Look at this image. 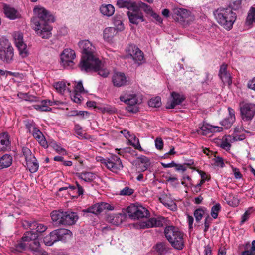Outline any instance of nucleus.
<instances>
[{"label":"nucleus","instance_id":"1","mask_svg":"<svg viewBox=\"0 0 255 255\" xmlns=\"http://www.w3.org/2000/svg\"><path fill=\"white\" fill-rule=\"evenodd\" d=\"M78 46L82 50V56L78 65L82 71L85 72H98L102 77H107L109 71L104 67L101 61L97 56L95 46L88 40L78 42Z\"/></svg>","mask_w":255,"mask_h":255},{"label":"nucleus","instance_id":"2","mask_svg":"<svg viewBox=\"0 0 255 255\" xmlns=\"http://www.w3.org/2000/svg\"><path fill=\"white\" fill-rule=\"evenodd\" d=\"M34 16L31 19L33 29L42 38L48 39L52 35V27L49 24L54 21V16L45 8L37 6L33 9Z\"/></svg>","mask_w":255,"mask_h":255},{"label":"nucleus","instance_id":"3","mask_svg":"<svg viewBox=\"0 0 255 255\" xmlns=\"http://www.w3.org/2000/svg\"><path fill=\"white\" fill-rule=\"evenodd\" d=\"M34 16L31 19L33 29L42 38L48 39L52 35V27L49 24L54 21V16L45 8L37 6L33 9Z\"/></svg>","mask_w":255,"mask_h":255},{"label":"nucleus","instance_id":"4","mask_svg":"<svg viewBox=\"0 0 255 255\" xmlns=\"http://www.w3.org/2000/svg\"><path fill=\"white\" fill-rule=\"evenodd\" d=\"M117 5L119 8H127L129 10L127 14L131 23L137 25L144 21L143 13L138 9L137 3L130 0H118Z\"/></svg>","mask_w":255,"mask_h":255},{"label":"nucleus","instance_id":"5","mask_svg":"<svg viewBox=\"0 0 255 255\" xmlns=\"http://www.w3.org/2000/svg\"><path fill=\"white\" fill-rule=\"evenodd\" d=\"M214 15L218 23L228 30L232 28L237 18L236 14L230 7L219 8L214 12Z\"/></svg>","mask_w":255,"mask_h":255},{"label":"nucleus","instance_id":"6","mask_svg":"<svg viewBox=\"0 0 255 255\" xmlns=\"http://www.w3.org/2000/svg\"><path fill=\"white\" fill-rule=\"evenodd\" d=\"M166 238L172 247L178 250H181L185 246L184 233L174 226H168L164 229Z\"/></svg>","mask_w":255,"mask_h":255},{"label":"nucleus","instance_id":"7","mask_svg":"<svg viewBox=\"0 0 255 255\" xmlns=\"http://www.w3.org/2000/svg\"><path fill=\"white\" fill-rule=\"evenodd\" d=\"M119 99L127 105L126 107L127 111L132 113H136L139 111L138 105L142 103V99L136 94L125 93L121 95Z\"/></svg>","mask_w":255,"mask_h":255},{"label":"nucleus","instance_id":"8","mask_svg":"<svg viewBox=\"0 0 255 255\" xmlns=\"http://www.w3.org/2000/svg\"><path fill=\"white\" fill-rule=\"evenodd\" d=\"M14 49L5 38L0 39V60L5 64H11L14 60Z\"/></svg>","mask_w":255,"mask_h":255},{"label":"nucleus","instance_id":"9","mask_svg":"<svg viewBox=\"0 0 255 255\" xmlns=\"http://www.w3.org/2000/svg\"><path fill=\"white\" fill-rule=\"evenodd\" d=\"M127 58L132 59L138 65L145 62V58L143 52L135 45L128 44L126 49Z\"/></svg>","mask_w":255,"mask_h":255},{"label":"nucleus","instance_id":"10","mask_svg":"<svg viewBox=\"0 0 255 255\" xmlns=\"http://www.w3.org/2000/svg\"><path fill=\"white\" fill-rule=\"evenodd\" d=\"M70 231L65 229H58L50 233L43 238V242L47 246H51L55 242L62 240V237L69 234Z\"/></svg>","mask_w":255,"mask_h":255},{"label":"nucleus","instance_id":"11","mask_svg":"<svg viewBox=\"0 0 255 255\" xmlns=\"http://www.w3.org/2000/svg\"><path fill=\"white\" fill-rule=\"evenodd\" d=\"M129 215L134 219L147 218L150 216L149 211L142 206L130 205L127 209Z\"/></svg>","mask_w":255,"mask_h":255},{"label":"nucleus","instance_id":"12","mask_svg":"<svg viewBox=\"0 0 255 255\" xmlns=\"http://www.w3.org/2000/svg\"><path fill=\"white\" fill-rule=\"evenodd\" d=\"M13 38L19 55L22 58L27 57L29 55V51L27 45L23 41L22 33L20 32H15L13 34Z\"/></svg>","mask_w":255,"mask_h":255},{"label":"nucleus","instance_id":"13","mask_svg":"<svg viewBox=\"0 0 255 255\" xmlns=\"http://www.w3.org/2000/svg\"><path fill=\"white\" fill-rule=\"evenodd\" d=\"M242 120L244 122H250L255 115V104L248 103L243 104L240 107Z\"/></svg>","mask_w":255,"mask_h":255},{"label":"nucleus","instance_id":"14","mask_svg":"<svg viewBox=\"0 0 255 255\" xmlns=\"http://www.w3.org/2000/svg\"><path fill=\"white\" fill-rule=\"evenodd\" d=\"M38 237V234L33 231L25 232L21 238V241L18 242L15 246L16 250L19 252L25 250L27 247V244L25 242L30 243L37 239Z\"/></svg>","mask_w":255,"mask_h":255},{"label":"nucleus","instance_id":"15","mask_svg":"<svg viewBox=\"0 0 255 255\" xmlns=\"http://www.w3.org/2000/svg\"><path fill=\"white\" fill-rule=\"evenodd\" d=\"M61 64L64 68H71L74 64L73 60L76 55L74 50L71 49H64L60 55Z\"/></svg>","mask_w":255,"mask_h":255},{"label":"nucleus","instance_id":"16","mask_svg":"<svg viewBox=\"0 0 255 255\" xmlns=\"http://www.w3.org/2000/svg\"><path fill=\"white\" fill-rule=\"evenodd\" d=\"M165 221V218L162 216H159L156 218L152 217L145 221L140 222L139 226L140 228L141 229L161 227L163 226Z\"/></svg>","mask_w":255,"mask_h":255},{"label":"nucleus","instance_id":"17","mask_svg":"<svg viewBox=\"0 0 255 255\" xmlns=\"http://www.w3.org/2000/svg\"><path fill=\"white\" fill-rule=\"evenodd\" d=\"M106 167L112 172L117 173L122 169L123 166L119 157L112 155L109 157Z\"/></svg>","mask_w":255,"mask_h":255},{"label":"nucleus","instance_id":"18","mask_svg":"<svg viewBox=\"0 0 255 255\" xmlns=\"http://www.w3.org/2000/svg\"><path fill=\"white\" fill-rule=\"evenodd\" d=\"M185 100V97L183 94L172 92L171 93L170 99L166 104V108L174 109L177 105H180Z\"/></svg>","mask_w":255,"mask_h":255},{"label":"nucleus","instance_id":"19","mask_svg":"<svg viewBox=\"0 0 255 255\" xmlns=\"http://www.w3.org/2000/svg\"><path fill=\"white\" fill-rule=\"evenodd\" d=\"M218 76L224 84H227L231 85L232 83V77L227 70V65L223 64L220 66Z\"/></svg>","mask_w":255,"mask_h":255},{"label":"nucleus","instance_id":"20","mask_svg":"<svg viewBox=\"0 0 255 255\" xmlns=\"http://www.w3.org/2000/svg\"><path fill=\"white\" fill-rule=\"evenodd\" d=\"M78 219V216L76 212H63V219L61 220L62 225H71L74 224Z\"/></svg>","mask_w":255,"mask_h":255},{"label":"nucleus","instance_id":"21","mask_svg":"<svg viewBox=\"0 0 255 255\" xmlns=\"http://www.w3.org/2000/svg\"><path fill=\"white\" fill-rule=\"evenodd\" d=\"M229 116L220 122V124L226 129L229 128L235 121L234 110L231 107H228Z\"/></svg>","mask_w":255,"mask_h":255},{"label":"nucleus","instance_id":"22","mask_svg":"<svg viewBox=\"0 0 255 255\" xmlns=\"http://www.w3.org/2000/svg\"><path fill=\"white\" fill-rule=\"evenodd\" d=\"M112 82L114 86L120 87L126 84L127 78L123 73H116L113 76Z\"/></svg>","mask_w":255,"mask_h":255},{"label":"nucleus","instance_id":"23","mask_svg":"<svg viewBox=\"0 0 255 255\" xmlns=\"http://www.w3.org/2000/svg\"><path fill=\"white\" fill-rule=\"evenodd\" d=\"M5 16L11 20H14L20 17V13L13 7L5 4L3 7Z\"/></svg>","mask_w":255,"mask_h":255},{"label":"nucleus","instance_id":"24","mask_svg":"<svg viewBox=\"0 0 255 255\" xmlns=\"http://www.w3.org/2000/svg\"><path fill=\"white\" fill-rule=\"evenodd\" d=\"M31 133L33 136L37 140L41 146L44 148L48 147V142L39 129L36 128L32 130Z\"/></svg>","mask_w":255,"mask_h":255},{"label":"nucleus","instance_id":"25","mask_svg":"<svg viewBox=\"0 0 255 255\" xmlns=\"http://www.w3.org/2000/svg\"><path fill=\"white\" fill-rule=\"evenodd\" d=\"M10 142L7 133L0 134V151H6L10 148Z\"/></svg>","mask_w":255,"mask_h":255},{"label":"nucleus","instance_id":"26","mask_svg":"<svg viewBox=\"0 0 255 255\" xmlns=\"http://www.w3.org/2000/svg\"><path fill=\"white\" fill-rule=\"evenodd\" d=\"M27 248H28L35 255H38L43 250L40 247V244L38 238L27 244Z\"/></svg>","mask_w":255,"mask_h":255},{"label":"nucleus","instance_id":"27","mask_svg":"<svg viewBox=\"0 0 255 255\" xmlns=\"http://www.w3.org/2000/svg\"><path fill=\"white\" fill-rule=\"evenodd\" d=\"M12 162V157L6 154L0 158V170L9 167Z\"/></svg>","mask_w":255,"mask_h":255},{"label":"nucleus","instance_id":"28","mask_svg":"<svg viewBox=\"0 0 255 255\" xmlns=\"http://www.w3.org/2000/svg\"><path fill=\"white\" fill-rule=\"evenodd\" d=\"M117 31L114 27L106 28L103 31V38L107 41H110L117 34Z\"/></svg>","mask_w":255,"mask_h":255},{"label":"nucleus","instance_id":"29","mask_svg":"<svg viewBox=\"0 0 255 255\" xmlns=\"http://www.w3.org/2000/svg\"><path fill=\"white\" fill-rule=\"evenodd\" d=\"M63 212L53 211L51 213V219L55 226L62 225L61 220L63 219Z\"/></svg>","mask_w":255,"mask_h":255},{"label":"nucleus","instance_id":"30","mask_svg":"<svg viewBox=\"0 0 255 255\" xmlns=\"http://www.w3.org/2000/svg\"><path fill=\"white\" fill-rule=\"evenodd\" d=\"M27 168L31 173L36 172L39 168V164L35 157L26 161Z\"/></svg>","mask_w":255,"mask_h":255},{"label":"nucleus","instance_id":"31","mask_svg":"<svg viewBox=\"0 0 255 255\" xmlns=\"http://www.w3.org/2000/svg\"><path fill=\"white\" fill-rule=\"evenodd\" d=\"M100 10L103 15L109 17L114 14L115 8L111 4H102L100 8Z\"/></svg>","mask_w":255,"mask_h":255},{"label":"nucleus","instance_id":"32","mask_svg":"<svg viewBox=\"0 0 255 255\" xmlns=\"http://www.w3.org/2000/svg\"><path fill=\"white\" fill-rule=\"evenodd\" d=\"M174 14L179 17L177 18L178 19L180 18L181 20H184L185 19L189 17L191 13L186 9L177 8L174 9Z\"/></svg>","mask_w":255,"mask_h":255},{"label":"nucleus","instance_id":"33","mask_svg":"<svg viewBox=\"0 0 255 255\" xmlns=\"http://www.w3.org/2000/svg\"><path fill=\"white\" fill-rule=\"evenodd\" d=\"M77 176L79 179L86 182H90L95 178L94 174L89 172L77 173Z\"/></svg>","mask_w":255,"mask_h":255},{"label":"nucleus","instance_id":"34","mask_svg":"<svg viewBox=\"0 0 255 255\" xmlns=\"http://www.w3.org/2000/svg\"><path fill=\"white\" fill-rule=\"evenodd\" d=\"M160 202L165 206L171 210H174L176 208V204L171 200L167 195L163 196L159 198Z\"/></svg>","mask_w":255,"mask_h":255},{"label":"nucleus","instance_id":"35","mask_svg":"<svg viewBox=\"0 0 255 255\" xmlns=\"http://www.w3.org/2000/svg\"><path fill=\"white\" fill-rule=\"evenodd\" d=\"M199 134L206 135L209 133L212 132V125L203 122L199 126V129L197 130Z\"/></svg>","mask_w":255,"mask_h":255},{"label":"nucleus","instance_id":"36","mask_svg":"<svg viewBox=\"0 0 255 255\" xmlns=\"http://www.w3.org/2000/svg\"><path fill=\"white\" fill-rule=\"evenodd\" d=\"M246 23L248 25L255 23V7H251L250 8L246 18Z\"/></svg>","mask_w":255,"mask_h":255},{"label":"nucleus","instance_id":"37","mask_svg":"<svg viewBox=\"0 0 255 255\" xmlns=\"http://www.w3.org/2000/svg\"><path fill=\"white\" fill-rule=\"evenodd\" d=\"M123 216L122 214H116L108 218L109 221L114 225H118L122 223Z\"/></svg>","mask_w":255,"mask_h":255},{"label":"nucleus","instance_id":"38","mask_svg":"<svg viewBox=\"0 0 255 255\" xmlns=\"http://www.w3.org/2000/svg\"><path fill=\"white\" fill-rule=\"evenodd\" d=\"M148 105L150 107L157 108L161 105V98L159 97H156L151 98L148 102Z\"/></svg>","mask_w":255,"mask_h":255},{"label":"nucleus","instance_id":"39","mask_svg":"<svg viewBox=\"0 0 255 255\" xmlns=\"http://www.w3.org/2000/svg\"><path fill=\"white\" fill-rule=\"evenodd\" d=\"M227 204L232 207H237L240 203L239 199L236 197L230 196L226 199Z\"/></svg>","mask_w":255,"mask_h":255},{"label":"nucleus","instance_id":"40","mask_svg":"<svg viewBox=\"0 0 255 255\" xmlns=\"http://www.w3.org/2000/svg\"><path fill=\"white\" fill-rule=\"evenodd\" d=\"M156 250L160 255L165 254L167 251L166 244L163 242L157 243L156 245Z\"/></svg>","mask_w":255,"mask_h":255},{"label":"nucleus","instance_id":"41","mask_svg":"<svg viewBox=\"0 0 255 255\" xmlns=\"http://www.w3.org/2000/svg\"><path fill=\"white\" fill-rule=\"evenodd\" d=\"M221 209V206L220 203H216L211 208V215L214 219H216L218 217L219 212Z\"/></svg>","mask_w":255,"mask_h":255},{"label":"nucleus","instance_id":"42","mask_svg":"<svg viewBox=\"0 0 255 255\" xmlns=\"http://www.w3.org/2000/svg\"><path fill=\"white\" fill-rule=\"evenodd\" d=\"M137 5L138 6V9H139V8H141L147 14H151L152 13H153V11L151 7L144 2L140 1L138 2V4H137Z\"/></svg>","mask_w":255,"mask_h":255},{"label":"nucleus","instance_id":"43","mask_svg":"<svg viewBox=\"0 0 255 255\" xmlns=\"http://www.w3.org/2000/svg\"><path fill=\"white\" fill-rule=\"evenodd\" d=\"M48 142V147L53 148L57 152L59 153L62 151H65V150L61 148L54 140L49 141Z\"/></svg>","mask_w":255,"mask_h":255},{"label":"nucleus","instance_id":"44","mask_svg":"<svg viewBox=\"0 0 255 255\" xmlns=\"http://www.w3.org/2000/svg\"><path fill=\"white\" fill-rule=\"evenodd\" d=\"M205 210L203 208H200L196 209L194 213L196 221L197 222H199L202 219Z\"/></svg>","mask_w":255,"mask_h":255},{"label":"nucleus","instance_id":"45","mask_svg":"<svg viewBox=\"0 0 255 255\" xmlns=\"http://www.w3.org/2000/svg\"><path fill=\"white\" fill-rule=\"evenodd\" d=\"M23 155L25 157V161L34 158V155L32 154L31 150L26 147H23L22 148Z\"/></svg>","mask_w":255,"mask_h":255},{"label":"nucleus","instance_id":"46","mask_svg":"<svg viewBox=\"0 0 255 255\" xmlns=\"http://www.w3.org/2000/svg\"><path fill=\"white\" fill-rule=\"evenodd\" d=\"M98 204H95L93 206L88 208L87 209L83 210L85 213H91L94 214H98L100 213L99 208H98Z\"/></svg>","mask_w":255,"mask_h":255},{"label":"nucleus","instance_id":"47","mask_svg":"<svg viewBox=\"0 0 255 255\" xmlns=\"http://www.w3.org/2000/svg\"><path fill=\"white\" fill-rule=\"evenodd\" d=\"M243 0H231L230 5L228 7H230L233 10H236L241 7V3Z\"/></svg>","mask_w":255,"mask_h":255},{"label":"nucleus","instance_id":"48","mask_svg":"<svg viewBox=\"0 0 255 255\" xmlns=\"http://www.w3.org/2000/svg\"><path fill=\"white\" fill-rule=\"evenodd\" d=\"M54 87H55L57 91H58L60 93L62 94L64 92L65 90L66 85L65 83L61 81L54 84Z\"/></svg>","mask_w":255,"mask_h":255},{"label":"nucleus","instance_id":"49","mask_svg":"<svg viewBox=\"0 0 255 255\" xmlns=\"http://www.w3.org/2000/svg\"><path fill=\"white\" fill-rule=\"evenodd\" d=\"M131 139H133V141H130L131 145L133 146L135 149H138L139 151H143V149L140 146L138 138H136L135 136L133 135L131 137Z\"/></svg>","mask_w":255,"mask_h":255},{"label":"nucleus","instance_id":"50","mask_svg":"<svg viewBox=\"0 0 255 255\" xmlns=\"http://www.w3.org/2000/svg\"><path fill=\"white\" fill-rule=\"evenodd\" d=\"M33 107L35 109L40 111L48 112L51 110V108L45 105V104H44L42 103V101H41L40 105H34Z\"/></svg>","mask_w":255,"mask_h":255},{"label":"nucleus","instance_id":"51","mask_svg":"<svg viewBox=\"0 0 255 255\" xmlns=\"http://www.w3.org/2000/svg\"><path fill=\"white\" fill-rule=\"evenodd\" d=\"M25 125L29 133H31L32 130L36 128L35 124L33 121L26 120L25 121Z\"/></svg>","mask_w":255,"mask_h":255},{"label":"nucleus","instance_id":"52","mask_svg":"<svg viewBox=\"0 0 255 255\" xmlns=\"http://www.w3.org/2000/svg\"><path fill=\"white\" fill-rule=\"evenodd\" d=\"M97 204L99 206L98 208H99L100 213L105 209H107L108 210H112L113 209V207L108 203L101 202Z\"/></svg>","mask_w":255,"mask_h":255},{"label":"nucleus","instance_id":"53","mask_svg":"<svg viewBox=\"0 0 255 255\" xmlns=\"http://www.w3.org/2000/svg\"><path fill=\"white\" fill-rule=\"evenodd\" d=\"M34 230H36V232L39 233H43L45 232L47 229V227L46 226L44 225L43 224L38 223L36 221V224L34 225Z\"/></svg>","mask_w":255,"mask_h":255},{"label":"nucleus","instance_id":"54","mask_svg":"<svg viewBox=\"0 0 255 255\" xmlns=\"http://www.w3.org/2000/svg\"><path fill=\"white\" fill-rule=\"evenodd\" d=\"M212 219L209 216L207 215V216L205 218L204 220V232L206 233L208 231V229L210 226V225L212 223Z\"/></svg>","mask_w":255,"mask_h":255},{"label":"nucleus","instance_id":"55","mask_svg":"<svg viewBox=\"0 0 255 255\" xmlns=\"http://www.w3.org/2000/svg\"><path fill=\"white\" fill-rule=\"evenodd\" d=\"M134 193V190L128 187H126L120 191V194L121 195H131Z\"/></svg>","mask_w":255,"mask_h":255},{"label":"nucleus","instance_id":"56","mask_svg":"<svg viewBox=\"0 0 255 255\" xmlns=\"http://www.w3.org/2000/svg\"><path fill=\"white\" fill-rule=\"evenodd\" d=\"M139 159L142 163L144 164V170L148 169L149 165H150V161L149 159L144 156H141L139 157Z\"/></svg>","mask_w":255,"mask_h":255},{"label":"nucleus","instance_id":"57","mask_svg":"<svg viewBox=\"0 0 255 255\" xmlns=\"http://www.w3.org/2000/svg\"><path fill=\"white\" fill-rule=\"evenodd\" d=\"M82 96L80 93L74 92L73 95H71V99L76 103H80L81 101Z\"/></svg>","mask_w":255,"mask_h":255},{"label":"nucleus","instance_id":"58","mask_svg":"<svg viewBox=\"0 0 255 255\" xmlns=\"http://www.w3.org/2000/svg\"><path fill=\"white\" fill-rule=\"evenodd\" d=\"M74 92L81 93L84 92V89L83 86V84L81 81H79L77 83L75 87Z\"/></svg>","mask_w":255,"mask_h":255},{"label":"nucleus","instance_id":"59","mask_svg":"<svg viewBox=\"0 0 255 255\" xmlns=\"http://www.w3.org/2000/svg\"><path fill=\"white\" fill-rule=\"evenodd\" d=\"M155 147L158 149H161L163 147V142L161 138H157L155 141Z\"/></svg>","mask_w":255,"mask_h":255},{"label":"nucleus","instance_id":"60","mask_svg":"<svg viewBox=\"0 0 255 255\" xmlns=\"http://www.w3.org/2000/svg\"><path fill=\"white\" fill-rule=\"evenodd\" d=\"M174 167H175L176 171L178 172H184L187 170V168L184 164L175 163Z\"/></svg>","mask_w":255,"mask_h":255},{"label":"nucleus","instance_id":"61","mask_svg":"<svg viewBox=\"0 0 255 255\" xmlns=\"http://www.w3.org/2000/svg\"><path fill=\"white\" fill-rule=\"evenodd\" d=\"M232 170L236 179H241L242 175L238 168L232 167Z\"/></svg>","mask_w":255,"mask_h":255},{"label":"nucleus","instance_id":"62","mask_svg":"<svg viewBox=\"0 0 255 255\" xmlns=\"http://www.w3.org/2000/svg\"><path fill=\"white\" fill-rule=\"evenodd\" d=\"M215 163L217 166H220L222 168L224 167L225 166L223 159L219 156L216 157Z\"/></svg>","mask_w":255,"mask_h":255},{"label":"nucleus","instance_id":"63","mask_svg":"<svg viewBox=\"0 0 255 255\" xmlns=\"http://www.w3.org/2000/svg\"><path fill=\"white\" fill-rule=\"evenodd\" d=\"M247 87L255 91V77L248 81Z\"/></svg>","mask_w":255,"mask_h":255},{"label":"nucleus","instance_id":"64","mask_svg":"<svg viewBox=\"0 0 255 255\" xmlns=\"http://www.w3.org/2000/svg\"><path fill=\"white\" fill-rule=\"evenodd\" d=\"M89 113L87 111H78L77 116L79 117L81 119H83L85 118L88 117Z\"/></svg>","mask_w":255,"mask_h":255}]
</instances>
